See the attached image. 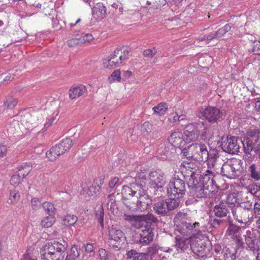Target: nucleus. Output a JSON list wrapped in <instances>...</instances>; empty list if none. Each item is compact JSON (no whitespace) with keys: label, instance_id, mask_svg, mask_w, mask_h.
<instances>
[{"label":"nucleus","instance_id":"obj_1","mask_svg":"<svg viewBox=\"0 0 260 260\" xmlns=\"http://www.w3.org/2000/svg\"><path fill=\"white\" fill-rule=\"evenodd\" d=\"M121 193L124 204L132 211H144L151 203L147 189L138 186L133 189L132 187L124 185Z\"/></svg>","mask_w":260,"mask_h":260},{"label":"nucleus","instance_id":"obj_2","mask_svg":"<svg viewBox=\"0 0 260 260\" xmlns=\"http://www.w3.org/2000/svg\"><path fill=\"white\" fill-rule=\"evenodd\" d=\"M190 178L188 179V185L192 189L193 196L197 198L210 197L215 191L214 185L211 184V183H204L199 178V174L194 171H190Z\"/></svg>","mask_w":260,"mask_h":260},{"label":"nucleus","instance_id":"obj_3","mask_svg":"<svg viewBox=\"0 0 260 260\" xmlns=\"http://www.w3.org/2000/svg\"><path fill=\"white\" fill-rule=\"evenodd\" d=\"M66 247L58 242L48 243L41 249V259L42 260H62Z\"/></svg>","mask_w":260,"mask_h":260},{"label":"nucleus","instance_id":"obj_4","mask_svg":"<svg viewBox=\"0 0 260 260\" xmlns=\"http://www.w3.org/2000/svg\"><path fill=\"white\" fill-rule=\"evenodd\" d=\"M182 151L187 158H191L198 161H206L209 158L207 147L203 143H193Z\"/></svg>","mask_w":260,"mask_h":260},{"label":"nucleus","instance_id":"obj_5","mask_svg":"<svg viewBox=\"0 0 260 260\" xmlns=\"http://www.w3.org/2000/svg\"><path fill=\"white\" fill-rule=\"evenodd\" d=\"M243 162L241 159L232 158L224 162L221 168V174L229 179H235L241 174Z\"/></svg>","mask_w":260,"mask_h":260},{"label":"nucleus","instance_id":"obj_6","mask_svg":"<svg viewBox=\"0 0 260 260\" xmlns=\"http://www.w3.org/2000/svg\"><path fill=\"white\" fill-rule=\"evenodd\" d=\"M186 192V185L184 181L174 175L167 187V193L169 198L178 199L182 198Z\"/></svg>","mask_w":260,"mask_h":260},{"label":"nucleus","instance_id":"obj_7","mask_svg":"<svg viewBox=\"0 0 260 260\" xmlns=\"http://www.w3.org/2000/svg\"><path fill=\"white\" fill-rule=\"evenodd\" d=\"M72 146V140L70 138L63 139L58 144L51 148L46 153V157L51 161L55 160L58 156L69 151Z\"/></svg>","mask_w":260,"mask_h":260},{"label":"nucleus","instance_id":"obj_8","mask_svg":"<svg viewBox=\"0 0 260 260\" xmlns=\"http://www.w3.org/2000/svg\"><path fill=\"white\" fill-rule=\"evenodd\" d=\"M180 203V200L169 198L168 199L160 201L155 203L153 210L157 214L165 216L170 211L178 207Z\"/></svg>","mask_w":260,"mask_h":260},{"label":"nucleus","instance_id":"obj_9","mask_svg":"<svg viewBox=\"0 0 260 260\" xmlns=\"http://www.w3.org/2000/svg\"><path fill=\"white\" fill-rule=\"evenodd\" d=\"M108 236L109 246L115 250H119L121 247L125 238L122 231L112 225L109 229Z\"/></svg>","mask_w":260,"mask_h":260},{"label":"nucleus","instance_id":"obj_10","mask_svg":"<svg viewBox=\"0 0 260 260\" xmlns=\"http://www.w3.org/2000/svg\"><path fill=\"white\" fill-rule=\"evenodd\" d=\"M234 218L239 223L250 224L253 218L251 211L241 207H236L231 209Z\"/></svg>","mask_w":260,"mask_h":260},{"label":"nucleus","instance_id":"obj_11","mask_svg":"<svg viewBox=\"0 0 260 260\" xmlns=\"http://www.w3.org/2000/svg\"><path fill=\"white\" fill-rule=\"evenodd\" d=\"M149 185L153 188H161L166 183L165 174L160 170L150 171L149 173Z\"/></svg>","mask_w":260,"mask_h":260},{"label":"nucleus","instance_id":"obj_12","mask_svg":"<svg viewBox=\"0 0 260 260\" xmlns=\"http://www.w3.org/2000/svg\"><path fill=\"white\" fill-rule=\"evenodd\" d=\"M220 147L225 152L231 154H236L239 152L240 146L237 137H222Z\"/></svg>","mask_w":260,"mask_h":260},{"label":"nucleus","instance_id":"obj_13","mask_svg":"<svg viewBox=\"0 0 260 260\" xmlns=\"http://www.w3.org/2000/svg\"><path fill=\"white\" fill-rule=\"evenodd\" d=\"M200 112L203 118L211 123L217 122L222 116V113L219 109L212 107L202 109Z\"/></svg>","mask_w":260,"mask_h":260},{"label":"nucleus","instance_id":"obj_14","mask_svg":"<svg viewBox=\"0 0 260 260\" xmlns=\"http://www.w3.org/2000/svg\"><path fill=\"white\" fill-rule=\"evenodd\" d=\"M199 225L200 223L199 222H196L192 223L189 221H182L180 224L177 225V230L183 236L194 235L195 232L198 231V228Z\"/></svg>","mask_w":260,"mask_h":260},{"label":"nucleus","instance_id":"obj_15","mask_svg":"<svg viewBox=\"0 0 260 260\" xmlns=\"http://www.w3.org/2000/svg\"><path fill=\"white\" fill-rule=\"evenodd\" d=\"M243 236L245 237V243L249 250L255 251L259 249L258 239L253 230H247L244 233Z\"/></svg>","mask_w":260,"mask_h":260},{"label":"nucleus","instance_id":"obj_16","mask_svg":"<svg viewBox=\"0 0 260 260\" xmlns=\"http://www.w3.org/2000/svg\"><path fill=\"white\" fill-rule=\"evenodd\" d=\"M139 242L143 245H148L154 238V228L151 225L144 227L139 234Z\"/></svg>","mask_w":260,"mask_h":260},{"label":"nucleus","instance_id":"obj_17","mask_svg":"<svg viewBox=\"0 0 260 260\" xmlns=\"http://www.w3.org/2000/svg\"><path fill=\"white\" fill-rule=\"evenodd\" d=\"M241 233L242 231L240 228L234 224H231L229 226L226 234L235 240L239 247L243 248L244 243L242 241V238L240 237Z\"/></svg>","mask_w":260,"mask_h":260},{"label":"nucleus","instance_id":"obj_18","mask_svg":"<svg viewBox=\"0 0 260 260\" xmlns=\"http://www.w3.org/2000/svg\"><path fill=\"white\" fill-rule=\"evenodd\" d=\"M125 217V219L130 221H144L150 224L155 223L158 221L157 218L150 213L141 216L129 215H126Z\"/></svg>","mask_w":260,"mask_h":260},{"label":"nucleus","instance_id":"obj_19","mask_svg":"<svg viewBox=\"0 0 260 260\" xmlns=\"http://www.w3.org/2000/svg\"><path fill=\"white\" fill-rule=\"evenodd\" d=\"M149 173L146 169L144 168L140 170L135 177L137 186L145 188L147 185H149Z\"/></svg>","mask_w":260,"mask_h":260},{"label":"nucleus","instance_id":"obj_20","mask_svg":"<svg viewBox=\"0 0 260 260\" xmlns=\"http://www.w3.org/2000/svg\"><path fill=\"white\" fill-rule=\"evenodd\" d=\"M120 53V49H116L114 52L109 56L108 59L105 61L104 64L105 68L107 69H113L121 63L118 55Z\"/></svg>","mask_w":260,"mask_h":260},{"label":"nucleus","instance_id":"obj_21","mask_svg":"<svg viewBox=\"0 0 260 260\" xmlns=\"http://www.w3.org/2000/svg\"><path fill=\"white\" fill-rule=\"evenodd\" d=\"M243 147V149L245 153H250L252 150H254L258 154L260 152V140H255L253 142L252 140L248 138L246 142H240Z\"/></svg>","mask_w":260,"mask_h":260},{"label":"nucleus","instance_id":"obj_22","mask_svg":"<svg viewBox=\"0 0 260 260\" xmlns=\"http://www.w3.org/2000/svg\"><path fill=\"white\" fill-rule=\"evenodd\" d=\"M168 140L169 143L176 148H180L183 146L185 143L182 133L179 132L173 133L169 137Z\"/></svg>","mask_w":260,"mask_h":260},{"label":"nucleus","instance_id":"obj_23","mask_svg":"<svg viewBox=\"0 0 260 260\" xmlns=\"http://www.w3.org/2000/svg\"><path fill=\"white\" fill-rule=\"evenodd\" d=\"M230 209V208L226 203L220 202L214 206L213 213L217 217H223L227 215V214L229 212Z\"/></svg>","mask_w":260,"mask_h":260},{"label":"nucleus","instance_id":"obj_24","mask_svg":"<svg viewBox=\"0 0 260 260\" xmlns=\"http://www.w3.org/2000/svg\"><path fill=\"white\" fill-rule=\"evenodd\" d=\"M184 134L186 141L188 143L196 141L198 139V130L192 124L186 126Z\"/></svg>","mask_w":260,"mask_h":260},{"label":"nucleus","instance_id":"obj_25","mask_svg":"<svg viewBox=\"0 0 260 260\" xmlns=\"http://www.w3.org/2000/svg\"><path fill=\"white\" fill-rule=\"evenodd\" d=\"M37 117L32 115L29 113H26L21 116V121L22 124L25 125L27 128H30L31 127L37 125L39 123Z\"/></svg>","mask_w":260,"mask_h":260},{"label":"nucleus","instance_id":"obj_26","mask_svg":"<svg viewBox=\"0 0 260 260\" xmlns=\"http://www.w3.org/2000/svg\"><path fill=\"white\" fill-rule=\"evenodd\" d=\"M106 15V9L102 3H98L92 9V15L98 20L103 19Z\"/></svg>","mask_w":260,"mask_h":260},{"label":"nucleus","instance_id":"obj_27","mask_svg":"<svg viewBox=\"0 0 260 260\" xmlns=\"http://www.w3.org/2000/svg\"><path fill=\"white\" fill-rule=\"evenodd\" d=\"M86 91V88L84 85L73 87L69 91L70 98L72 100L75 99L83 95Z\"/></svg>","mask_w":260,"mask_h":260},{"label":"nucleus","instance_id":"obj_28","mask_svg":"<svg viewBox=\"0 0 260 260\" xmlns=\"http://www.w3.org/2000/svg\"><path fill=\"white\" fill-rule=\"evenodd\" d=\"M215 172L212 170H207L203 175L199 176L198 178L204 183H211V184L214 185L215 181L213 179L215 176Z\"/></svg>","mask_w":260,"mask_h":260},{"label":"nucleus","instance_id":"obj_29","mask_svg":"<svg viewBox=\"0 0 260 260\" xmlns=\"http://www.w3.org/2000/svg\"><path fill=\"white\" fill-rule=\"evenodd\" d=\"M231 28L229 24L225 25L223 27L218 29L216 32H213L207 36V40H212L213 39L220 38L223 36L226 32H228Z\"/></svg>","mask_w":260,"mask_h":260},{"label":"nucleus","instance_id":"obj_30","mask_svg":"<svg viewBox=\"0 0 260 260\" xmlns=\"http://www.w3.org/2000/svg\"><path fill=\"white\" fill-rule=\"evenodd\" d=\"M248 172L249 176L255 181L260 180V171L257 165L254 164L250 165L248 167Z\"/></svg>","mask_w":260,"mask_h":260},{"label":"nucleus","instance_id":"obj_31","mask_svg":"<svg viewBox=\"0 0 260 260\" xmlns=\"http://www.w3.org/2000/svg\"><path fill=\"white\" fill-rule=\"evenodd\" d=\"M32 169L30 164H24L18 168L17 173L23 179L28 175Z\"/></svg>","mask_w":260,"mask_h":260},{"label":"nucleus","instance_id":"obj_32","mask_svg":"<svg viewBox=\"0 0 260 260\" xmlns=\"http://www.w3.org/2000/svg\"><path fill=\"white\" fill-rule=\"evenodd\" d=\"M55 217L53 215H49L44 217L41 222V225L44 228L51 227L55 222Z\"/></svg>","mask_w":260,"mask_h":260},{"label":"nucleus","instance_id":"obj_33","mask_svg":"<svg viewBox=\"0 0 260 260\" xmlns=\"http://www.w3.org/2000/svg\"><path fill=\"white\" fill-rule=\"evenodd\" d=\"M189 244V241L188 238H179L178 236L176 238V246L177 247L184 249L188 248Z\"/></svg>","mask_w":260,"mask_h":260},{"label":"nucleus","instance_id":"obj_34","mask_svg":"<svg viewBox=\"0 0 260 260\" xmlns=\"http://www.w3.org/2000/svg\"><path fill=\"white\" fill-rule=\"evenodd\" d=\"M17 103V99L11 96L6 97L4 101V106L8 109H13Z\"/></svg>","mask_w":260,"mask_h":260},{"label":"nucleus","instance_id":"obj_35","mask_svg":"<svg viewBox=\"0 0 260 260\" xmlns=\"http://www.w3.org/2000/svg\"><path fill=\"white\" fill-rule=\"evenodd\" d=\"M80 35L79 32H75L67 41V45L69 47H75L80 45Z\"/></svg>","mask_w":260,"mask_h":260},{"label":"nucleus","instance_id":"obj_36","mask_svg":"<svg viewBox=\"0 0 260 260\" xmlns=\"http://www.w3.org/2000/svg\"><path fill=\"white\" fill-rule=\"evenodd\" d=\"M152 110L154 113L156 114L159 115H164L168 110V106L165 103H161L157 106L154 107Z\"/></svg>","mask_w":260,"mask_h":260},{"label":"nucleus","instance_id":"obj_37","mask_svg":"<svg viewBox=\"0 0 260 260\" xmlns=\"http://www.w3.org/2000/svg\"><path fill=\"white\" fill-rule=\"evenodd\" d=\"M247 192L254 195L260 200V185L257 186L255 184L249 185L247 187Z\"/></svg>","mask_w":260,"mask_h":260},{"label":"nucleus","instance_id":"obj_38","mask_svg":"<svg viewBox=\"0 0 260 260\" xmlns=\"http://www.w3.org/2000/svg\"><path fill=\"white\" fill-rule=\"evenodd\" d=\"M77 220L78 218L76 216L68 214L63 218L62 224L67 226L72 225L77 221Z\"/></svg>","mask_w":260,"mask_h":260},{"label":"nucleus","instance_id":"obj_39","mask_svg":"<svg viewBox=\"0 0 260 260\" xmlns=\"http://www.w3.org/2000/svg\"><path fill=\"white\" fill-rule=\"evenodd\" d=\"M80 45L83 44L88 43L93 40V37L91 34L79 33Z\"/></svg>","mask_w":260,"mask_h":260},{"label":"nucleus","instance_id":"obj_40","mask_svg":"<svg viewBox=\"0 0 260 260\" xmlns=\"http://www.w3.org/2000/svg\"><path fill=\"white\" fill-rule=\"evenodd\" d=\"M247 135L249 138L255 139V140H260V129H249L247 132Z\"/></svg>","mask_w":260,"mask_h":260},{"label":"nucleus","instance_id":"obj_41","mask_svg":"<svg viewBox=\"0 0 260 260\" xmlns=\"http://www.w3.org/2000/svg\"><path fill=\"white\" fill-rule=\"evenodd\" d=\"M96 217L100 224L102 228H104V212L102 207H100L99 209L95 212Z\"/></svg>","mask_w":260,"mask_h":260},{"label":"nucleus","instance_id":"obj_42","mask_svg":"<svg viewBox=\"0 0 260 260\" xmlns=\"http://www.w3.org/2000/svg\"><path fill=\"white\" fill-rule=\"evenodd\" d=\"M45 212L49 215H52L54 213L55 208L53 204L45 202L42 205Z\"/></svg>","mask_w":260,"mask_h":260},{"label":"nucleus","instance_id":"obj_43","mask_svg":"<svg viewBox=\"0 0 260 260\" xmlns=\"http://www.w3.org/2000/svg\"><path fill=\"white\" fill-rule=\"evenodd\" d=\"M120 71L119 70H117L112 73L110 76L108 78V80L110 83H112L116 81H120Z\"/></svg>","mask_w":260,"mask_h":260},{"label":"nucleus","instance_id":"obj_44","mask_svg":"<svg viewBox=\"0 0 260 260\" xmlns=\"http://www.w3.org/2000/svg\"><path fill=\"white\" fill-rule=\"evenodd\" d=\"M187 215L183 212H178L174 217V222L176 225L180 224L182 221H186Z\"/></svg>","mask_w":260,"mask_h":260},{"label":"nucleus","instance_id":"obj_45","mask_svg":"<svg viewBox=\"0 0 260 260\" xmlns=\"http://www.w3.org/2000/svg\"><path fill=\"white\" fill-rule=\"evenodd\" d=\"M146 6L149 9H157L160 7L158 0H147Z\"/></svg>","mask_w":260,"mask_h":260},{"label":"nucleus","instance_id":"obj_46","mask_svg":"<svg viewBox=\"0 0 260 260\" xmlns=\"http://www.w3.org/2000/svg\"><path fill=\"white\" fill-rule=\"evenodd\" d=\"M19 199L20 196L18 191H11L9 200H10L12 204L16 203L19 201Z\"/></svg>","mask_w":260,"mask_h":260},{"label":"nucleus","instance_id":"obj_47","mask_svg":"<svg viewBox=\"0 0 260 260\" xmlns=\"http://www.w3.org/2000/svg\"><path fill=\"white\" fill-rule=\"evenodd\" d=\"M23 178L19 175L18 173L13 175L10 180V183L13 185H17L19 184Z\"/></svg>","mask_w":260,"mask_h":260},{"label":"nucleus","instance_id":"obj_48","mask_svg":"<svg viewBox=\"0 0 260 260\" xmlns=\"http://www.w3.org/2000/svg\"><path fill=\"white\" fill-rule=\"evenodd\" d=\"M120 50V53L118 55L119 58L120 59V61L122 63V61L126 60L127 59V56L129 53L128 50L125 48H123L122 49Z\"/></svg>","mask_w":260,"mask_h":260},{"label":"nucleus","instance_id":"obj_49","mask_svg":"<svg viewBox=\"0 0 260 260\" xmlns=\"http://www.w3.org/2000/svg\"><path fill=\"white\" fill-rule=\"evenodd\" d=\"M12 80V77L9 73H5L0 75V85L7 83Z\"/></svg>","mask_w":260,"mask_h":260},{"label":"nucleus","instance_id":"obj_50","mask_svg":"<svg viewBox=\"0 0 260 260\" xmlns=\"http://www.w3.org/2000/svg\"><path fill=\"white\" fill-rule=\"evenodd\" d=\"M119 182V179L118 177H114L109 183V186L111 188H117L119 185H121Z\"/></svg>","mask_w":260,"mask_h":260},{"label":"nucleus","instance_id":"obj_51","mask_svg":"<svg viewBox=\"0 0 260 260\" xmlns=\"http://www.w3.org/2000/svg\"><path fill=\"white\" fill-rule=\"evenodd\" d=\"M56 116L57 115L55 116H53L52 117L47 119V121L44 124V127L42 129L43 132L46 131L48 127L52 125L54 122L56 120Z\"/></svg>","mask_w":260,"mask_h":260},{"label":"nucleus","instance_id":"obj_52","mask_svg":"<svg viewBox=\"0 0 260 260\" xmlns=\"http://www.w3.org/2000/svg\"><path fill=\"white\" fill-rule=\"evenodd\" d=\"M227 204H235L237 203V199L235 193L229 194L226 198Z\"/></svg>","mask_w":260,"mask_h":260},{"label":"nucleus","instance_id":"obj_53","mask_svg":"<svg viewBox=\"0 0 260 260\" xmlns=\"http://www.w3.org/2000/svg\"><path fill=\"white\" fill-rule=\"evenodd\" d=\"M207 165L210 169L214 168L217 161V157L215 156H211L209 154V158L208 160Z\"/></svg>","mask_w":260,"mask_h":260},{"label":"nucleus","instance_id":"obj_54","mask_svg":"<svg viewBox=\"0 0 260 260\" xmlns=\"http://www.w3.org/2000/svg\"><path fill=\"white\" fill-rule=\"evenodd\" d=\"M156 53V50L155 48L153 49H146L144 51V55L146 57L152 58Z\"/></svg>","mask_w":260,"mask_h":260},{"label":"nucleus","instance_id":"obj_55","mask_svg":"<svg viewBox=\"0 0 260 260\" xmlns=\"http://www.w3.org/2000/svg\"><path fill=\"white\" fill-rule=\"evenodd\" d=\"M80 255L78 248L76 245H73L71 249V253L68 255L73 256L74 258H77Z\"/></svg>","mask_w":260,"mask_h":260},{"label":"nucleus","instance_id":"obj_56","mask_svg":"<svg viewBox=\"0 0 260 260\" xmlns=\"http://www.w3.org/2000/svg\"><path fill=\"white\" fill-rule=\"evenodd\" d=\"M245 155H244V159L245 160L246 165L248 167L250 165H252V161L254 159V157L251 155L250 153H245Z\"/></svg>","mask_w":260,"mask_h":260},{"label":"nucleus","instance_id":"obj_57","mask_svg":"<svg viewBox=\"0 0 260 260\" xmlns=\"http://www.w3.org/2000/svg\"><path fill=\"white\" fill-rule=\"evenodd\" d=\"M253 52L255 54L260 55V41H255L253 43Z\"/></svg>","mask_w":260,"mask_h":260},{"label":"nucleus","instance_id":"obj_58","mask_svg":"<svg viewBox=\"0 0 260 260\" xmlns=\"http://www.w3.org/2000/svg\"><path fill=\"white\" fill-rule=\"evenodd\" d=\"M99 253L102 260H108V253L105 249H100Z\"/></svg>","mask_w":260,"mask_h":260},{"label":"nucleus","instance_id":"obj_59","mask_svg":"<svg viewBox=\"0 0 260 260\" xmlns=\"http://www.w3.org/2000/svg\"><path fill=\"white\" fill-rule=\"evenodd\" d=\"M31 204L33 209H36L41 205V202L37 198H34L31 200Z\"/></svg>","mask_w":260,"mask_h":260},{"label":"nucleus","instance_id":"obj_60","mask_svg":"<svg viewBox=\"0 0 260 260\" xmlns=\"http://www.w3.org/2000/svg\"><path fill=\"white\" fill-rule=\"evenodd\" d=\"M7 150L8 147L7 145L0 144V157H3L6 155Z\"/></svg>","mask_w":260,"mask_h":260},{"label":"nucleus","instance_id":"obj_61","mask_svg":"<svg viewBox=\"0 0 260 260\" xmlns=\"http://www.w3.org/2000/svg\"><path fill=\"white\" fill-rule=\"evenodd\" d=\"M169 119L171 122H175L177 121H179V113L175 112V113L171 114Z\"/></svg>","mask_w":260,"mask_h":260},{"label":"nucleus","instance_id":"obj_62","mask_svg":"<svg viewBox=\"0 0 260 260\" xmlns=\"http://www.w3.org/2000/svg\"><path fill=\"white\" fill-rule=\"evenodd\" d=\"M136 250H131L127 252V258L128 259H134V258L139 254Z\"/></svg>","mask_w":260,"mask_h":260},{"label":"nucleus","instance_id":"obj_63","mask_svg":"<svg viewBox=\"0 0 260 260\" xmlns=\"http://www.w3.org/2000/svg\"><path fill=\"white\" fill-rule=\"evenodd\" d=\"M93 189V187L92 186L90 187V188L84 187L83 189V191H84V193L88 196H92L93 195V192H94V191H92Z\"/></svg>","mask_w":260,"mask_h":260},{"label":"nucleus","instance_id":"obj_64","mask_svg":"<svg viewBox=\"0 0 260 260\" xmlns=\"http://www.w3.org/2000/svg\"><path fill=\"white\" fill-rule=\"evenodd\" d=\"M93 189V187L92 186L90 187V188L84 187L83 189V191H84V193L88 196H92L93 195V192H94V191H92Z\"/></svg>","mask_w":260,"mask_h":260}]
</instances>
